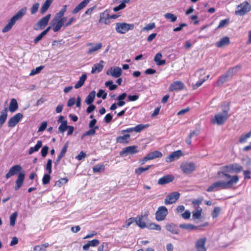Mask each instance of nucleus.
Listing matches in <instances>:
<instances>
[{"mask_svg":"<svg viewBox=\"0 0 251 251\" xmlns=\"http://www.w3.org/2000/svg\"><path fill=\"white\" fill-rule=\"evenodd\" d=\"M205 237L201 238L197 240L195 243V248L197 251H206Z\"/></svg>","mask_w":251,"mask_h":251,"instance_id":"a211bd4d","label":"nucleus"},{"mask_svg":"<svg viewBox=\"0 0 251 251\" xmlns=\"http://www.w3.org/2000/svg\"><path fill=\"white\" fill-rule=\"evenodd\" d=\"M65 24L62 22L59 19H57L56 21L52 22V30L54 32H58L63 26H65Z\"/></svg>","mask_w":251,"mask_h":251,"instance_id":"bb28decb","label":"nucleus"},{"mask_svg":"<svg viewBox=\"0 0 251 251\" xmlns=\"http://www.w3.org/2000/svg\"><path fill=\"white\" fill-rule=\"evenodd\" d=\"M221 211V208L219 207H216L214 209L211 215L213 218H217Z\"/></svg>","mask_w":251,"mask_h":251,"instance_id":"4d7b16f0","label":"nucleus"},{"mask_svg":"<svg viewBox=\"0 0 251 251\" xmlns=\"http://www.w3.org/2000/svg\"><path fill=\"white\" fill-rule=\"evenodd\" d=\"M22 167L20 165H15L10 168L8 172L6 174L5 177L9 179L12 176L18 174V177L15 181L14 189L16 191L18 190L23 185L25 178V173L24 171H21Z\"/></svg>","mask_w":251,"mask_h":251,"instance_id":"7ed1b4c3","label":"nucleus"},{"mask_svg":"<svg viewBox=\"0 0 251 251\" xmlns=\"http://www.w3.org/2000/svg\"><path fill=\"white\" fill-rule=\"evenodd\" d=\"M134 28L133 24H127L126 23H117L116 24L115 29L116 31L120 34H124L130 29Z\"/></svg>","mask_w":251,"mask_h":251,"instance_id":"6e6552de","label":"nucleus"},{"mask_svg":"<svg viewBox=\"0 0 251 251\" xmlns=\"http://www.w3.org/2000/svg\"><path fill=\"white\" fill-rule=\"evenodd\" d=\"M182 154V151L180 150L172 152L166 158L167 162H171L176 159H178Z\"/></svg>","mask_w":251,"mask_h":251,"instance_id":"b1692460","label":"nucleus"},{"mask_svg":"<svg viewBox=\"0 0 251 251\" xmlns=\"http://www.w3.org/2000/svg\"><path fill=\"white\" fill-rule=\"evenodd\" d=\"M162 156V153L157 151H154L153 152H150L148 154V157L147 159H150V160H152L156 158H160Z\"/></svg>","mask_w":251,"mask_h":251,"instance_id":"72a5a7b5","label":"nucleus"},{"mask_svg":"<svg viewBox=\"0 0 251 251\" xmlns=\"http://www.w3.org/2000/svg\"><path fill=\"white\" fill-rule=\"evenodd\" d=\"M222 112L216 114L214 117L211 119V122L213 124L222 125L228 119L229 104L228 103H225L222 105Z\"/></svg>","mask_w":251,"mask_h":251,"instance_id":"20e7f679","label":"nucleus"},{"mask_svg":"<svg viewBox=\"0 0 251 251\" xmlns=\"http://www.w3.org/2000/svg\"><path fill=\"white\" fill-rule=\"evenodd\" d=\"M137 146H131L124 148L120 152L121 156H126L138 152Z\"/></svg>","mask_w":251,"mask_h":251,"instance_id":"4468645a","label":"nucleus"},{"mask_svg":"<svg viewBox=\"0 0 251 251\" xmlns=\"http://www.w3.org/2000/svg\"><path fill=\"white\" fill-rule=\"evenodd\" d=\"M246 167L247 169V170L251 171V160L249 158L246 159L245 160Z\"/></svg>","mask_w":251,"mask_h":251,"instance_id":"774afa93","label":"nucleus"},{"mask_svg":"<svg viewBox=\"0 0 251 251\" xmlns=\"http://www.w3.org/2000/svg\"><path fill=\"white\" fill-rule=\"evenodd\" d=\"M148 217V213H146L144 215H139L135 218V222L138 226L141 228L146 227V221Z\"/></svg>","mask_w":251,"mask_h":251,"instance_id":"f8f14e48","label":"nucleus"},{"mask_svg":"<svg viewBox=\"0 0 251 251\" xmlns=\"http://www.w3.org/2000/svg\"><path fill=\"white\" fill-rule=\"evenodd\" d=\"M151 167V165H148L145 168L139 167L135 170V172L136 174L139 175L141 174L142 173L146 171H148Z\"/></svg>","mask_w":251,"mask_h":251,"instance_id":"8fccbe9b","label":"nucleus"},{"mask_svg":"<svg viewBox=\"0 0 251 251\" xmlns=\"http://www.w3.org/2000/svg\"><path fill=\"white\" fill-rule=\"evenodd\" d=\"M130 0H114L115 3H120V4L113 8L114 12H117L124 9L126 7V3H128Z\"/></svg>","mask_w":251,"mask_h":251,"instance_id":"aec40b11","label":"nucleus"},{"mask_svg":"<svg viewBox=\"0 0 251 251\" xmlns=\"http://www.w3.org/2000/svg\"><path fill=\"white\" fill-rule=\"evenodd\" d=\"M149 125H143L139 124L135 126V127L127 128L126 129H123L121 131L122 133H132L133 132H140L144 129L149 127Z\"/></svg>","mask_w":251,"mask_h":251,"instance_id":"9b49d317","label":"nucleus"},{"mask_svg":"<svg viewBox=\"0 0 251 251\" xmlns=\"http://www.w3.org/2000/svg\"><path fill=\"white\" fill-rule=\"evenodd\" d=\"M44 67V66H40L37 67L36 69H32L29 74V75L32 76L39 74Z\"/></svg>","mask_w":251,"mask_h":251,"instance_id":"09e8293b","label":"nucleus"},{"mask_svg":"<svg viewBox=\"0 0 251 251\" xmlns=\"http://www.w3.org/2000/svg\"><path fill=\"white\" fill-rule=\"evenodd\" d=\"M251 10V5L248 1H245L237 6L235 14L236 15L243 16Z\"/></svg>","mask_w":251,"mask_h":251,"instance_id":"423d86ee","label":"nucleus"},{"mask_svg":"<svg viewBox=\"0 0 251 251\" xmlns=\"http://www.w3.org/2000/svg\"><path fill=\"white\" fill-rule=\"evenodd\" d=\"M97 96L98 98H102V99L104 100L106 98L107 93L104 90L100 89L97 93Z\"/></svg>","mask_w":251,"mask_h":251,"instance_id":"bf43d9fd","label":"nucleus"},{"mask_svg":"<svg viewBox=\"0 0 251 251\" xmlns=\"http://www.w3.org/2000/svg\"><path fill=\"white\" fill-rule=\"evenodd\" d=\"M87 46L88 47H90L88 50V53L91 54L101 49L102 47V44L99 43L95 44L92 43H89L87 44Z\"/></svg>","mask_w":251,"mask_h":251,"instance_id":"412c9836","label":"nucleus"},{"mask_svg":"<svg viewBox=\"0 0 251 251\" xmlns=\"http://www.w3.org/2000/svg\"><path fill=\"white\" fill-rule=\"evenodd\" d=\"M52 2V0H46L40 9V12L41 14H43L48 10Z\"/></svg>","mask_w":251,"mask_h":251,"instance_id":"473e14b6","label":"nucleus"},{"mask_svg":"<svg viewBox=\"0 0 251 251\" xmlns=\"http://www.w3.org/2000/svg\"><path fill=\"white\" fill-rule=\"evenodd\" d=\"M18 216V212H15L12 213L10 216V225L11 226H14L15 225L16 220Z\"/></svg>","mask_w":251,"mask_h":251,"instance_id":"49530a36","label":"nucleus"},{"mask_svg":"<svg viewBox=\"0 0 251 251\" xmlns=\"http://www.w3.org/2000/svg\"><path fill=\"white\" fill-rule=\"evenodd\" d=\"M67 148L68 143H66L62 148L59 155L57 156L55 161L54 162V164L55 166H57L59 164L61 159L65 156L67 150Z\"/></svg>","mask_w":251,"mask_h":251,"instance_id":"cd10ccee","label":"nucleus"},{"mask_svg":"<svg viewBox=\"0 0 251 251\" xmlns=\"http://www.w3.org/2000/svg\"><path fill=\"white\" fill-rule=\"evenodd\" d=\"M230 41L228 37L225 36L221 39V40L216 43V46L218 48H221L224 46L229 44Z\"/></svg>","mask_w":251,"mask_h":251,"instance_id":"7c9ffc66","label":"nucleus"},{"mask_svg":"<svg viewBox=\"0 0 251 251\" xmlns=\"http://www.w3.org/2000/svg\"><path fill=\"white\" fill-rule=\"evenodd\" d=\"M146 227L149 229L156 230L157 231H160L161 229L160 226L155 223H151L147 225Z\"/></svg>","mask_w":251,"mask_h":251,"instance_id":"79ce46f5","label":"nucleus"},{"mask_svg":"<svg viewBox=\"0 0 251 251\" xmlns=\"http://www.w3.org/2000/svg\"><path fill=\"white\" fill-rule=\"evenodd\" d=\"M18 108V105L16 99H12L11 100L9 110L11 112H15Z\"/></svg>","mask_w":251,"mask_h":251,"instance_id":"e433bc0d","label":"nucleus"},{"mask_svg":"<svg viewBox=\"0 0 251 251\" xmlns=\"http://www.w3.org/2000/svg\"><path fill=\"white\" fill-rule=\"evenodd\" d=\"M91 0H83L74 9L72 13L74 14L77 13L79 11L85 7Z\"/></svg>","mask_w":251,"mask_h":251,"instance_id":"a878e982","label":"nucleus"},{"mask_svg":"<svg viewBox=\"0 0 251 251\" xmlns=\"http://www.w3.org/2000/svg\"><path fill=\"white\" fill-rule=\"evenodd\" d=\"M202 209L198 207L195 211L192 212V217L194 219H199L201 216Z\"/></svg>","mask_w":251,"mask_h":251,"instance_id":"a19ab883","label":"nucleus"},{"mask_svg":"<svg viewBox=\"0 0 251 251\" xmlns=\"http://www.w3.org/2000/svg\"><path fill=\"white\" fill-rule=\"evenodd\" d=\"M164 17L166 19H169L171 22H175L177 19V17L171 13H166L164 15Z\"/></svg>","mask_w":251,"mask_h":251,"instance_id":"de8ad7c7","label":"nucleus"},{"mask_svg":"<svg viewBox=\"0 0 251 251\" xmlns=\"http://www.w3.org/2000/svg\"><path fill=\"white\" fill-rule=\"evenodd\" d=\"M49 147L47 146H44L41 151V155L43 157H45L48 152L49 151Z\"/></svg>","mask_w":251,"mask_h":251,"instance_id":"e2e57ef3","label":"nucleus"},{"mask_svg":"<svg viewBox=\"0 0 251 251\" xmlns=\"http://www.w3.org/2000/svg\"><path fill=\"white\" fill-rule=\"evenodd\" d=\"M47 122H43L41 123V124L38 130V132H40L43 131L47 128Z\"/></svg>","mask_w":251,"mask_h":251,"instance_id":"0e129e2a","label":"nucleus"},{"mask_svg":"<svg viewBox=\"0 0 251 251\" xmlns=\"http://www.w3.org/2000/svg\"><path fill=\"white\" fill-rule=\"evenodd\" d=\"M39 7V3H34L31 7L30 9V12L31 14H35Z\"/></svg>","mask_w":251,"mask_h":251,"instance_id":"680f3d73","label":"nucleus"},{"mask_svg":"<svg viewBox=\"0 0 251 251\" xmlns=\"http://www.w3.org/2000/svg\"><path fill=\"white\" fill-rule=\"evenodd\" d=\"M50 174L48 173V174H46L44 175L42 179V182L43 184L46 185L49 183L50 179Z\"/></svg>","mask_w":251,"mask_h":251,"instance_id":"5fc2aeb1","label":"nucleus"},{"mask_svg":"<svg viewBox=\"0 0 251 251\" xmlns=\"http://www.w3.org/2000/svg\"><path fill=\"white\" fill-rule=\"evenodd\" d=\"M167 208L164 206H161L158 208L155 213V219L157 221L164 220L168 215Z\"/></svg>","mask_w":251,"mask_h":251,"instance_id":"1a4fd4ad","label":"nucleus"},{"mask_svg":"<svg viewBox=\"0 0 251 251\" xmlns=\"http://www.w3.org/2000/svg\"><path fill=\"white\" fill-rule=\"evenodd\" d=\"M221 171L217 173L218 177L220 178H225L226 179H232L234 176H238L237 175L231 176L228 173H239L241 172L243 169V167L237 164L233 163L228 165L224 166L221 168Z\"/></svg>","mask_w":251,"mask_h":251,"instance_id":"f257e3e1","label":"nucleus"},{"mask_svg":"<svg viewBox=\"0 0 251 251\" xmlns=\"http://www.w3.org/2000/svg\"><path fill=\"white\" fill-rule=\"evenodd\" d=\"M103 68L102 64H95L92 68L91 73L92 74L99 73L101 72Z\"/></svg>","mask_w":251,"mask_h":251,"instance_id":"ea45409f","label":"nucleus"},{"mask_svg":"<svg viewBox=\"0 0 251 251\" xmlns=\"http://www.w3.org/2000/svg\"><path fill=\"white\" fill-rule=\"evenodd\" d=\"M108 247V244L106 243H103L98 248V251H106Z\"/></svg>","mask_w":251,"mask_h":251,"instance_id":"338daca9","label":"nucleus"},{"mask_svg":"<svg viewBox=\"0 0 251 251\" xmlns=\"http://www.w3.org/2000/svg\"><path fill=\"white\" fill-rule=\"evenodd\" d=\"M208 223H205L202 225L196 226L194 225L191 224H180L179 226V227L182 229H185L186 230H188V231H193L195 230H200L201 229V227H204L208 226Z\"/></svg>","mask_w":251,"mask_h":251,"instance_id":"ddd939ff","label":"nucleus"},{"mask_svg":"<svg viewBox=\"0 0 251 251\" xmlns=\"http://www.w3.org/2000/svg\"><path fill=\"white\" fill-rule=\"evenodd\" d=\"M52 161L51 159H48L46 165V169L48 171L49 174H50L52 172L51 166H52Z\"/></svg>","mask_w":251,"mask_h":251,"instance_id":"6e6d98bb","label":"nucleus"},{"mask_svg":"<svg viewBox=\"0 0 251 251\" xmlns=\"http://www.w3.org/2000/svg\"><path fill=\"white\" fill-rule=\"evenodd\" d=\"M240 68V66L237 65L235 67L230 69L225 75H221L219 77L217 81V85H221L225 82H226L228 80L229 78L231 77L232 74L234 72H235L237 70L239 69Z\"/></svg>","mask_w":251,"mask_h":251,"instance_id":"0eeeda50","label":"nucleus"},{"mask_svg":"<svg viewBox=\"0 0 251 251\" xmlns=\"http://www.w3.org/2000/svg\"><path fill=\"white\" fill-rule=\"evenodd\" d=\"M181 216L184 219H189L191 216V212L189 210H186L183 213L181 214Z\"/></svg>","mask_w":251,"mask_h":251,"instance_id":"69168bd1","label":"nucleus"},{"mask_svg":"<svg viewBox=\"0 0 251 251\" xmlns=\"http://www.w3.org/2000/svg\"><path fill=\"white\" fill-rule=\"evenodd\" d=\"M26 8L25 7L19 10L8 22V23L2 28V32H7L10 30L17 21L20 20L25 14Z\"/></svg>","mask_w":251,"mask_h":251,"instance_id":"39448f33","label":"nucleus"},{"mask_svg":"<svg viewBox=\"0 0 251 251\" xmlns=\"http://www.w3.org/2000/svg\"><path fill=\"white\" fill-rule=\"evenodd\" d=\"M67 7V6L66 5H64L63 6L62 8L59 11V12L56 14L55 17L52 20V22H54L55 21H56L57 19L61 18L62 17H63L65 12L66 11Z\"/></svg>","mask_w":251,"mask_h":251,"instance_id":"c9c22d12","label":"nucleus"},{"mask_svg":"<svg viewBox=\"0 0 251 251\" xmlns=\"http://www.w3.org/2000/svg\"><path fill=\"white\" fill-rule=\"evenodd\" d=\"M104 170V166L103 164H98L93 168L94 173H101Z\"/></svg>","mask_w":251,"mask_h":251,"instance_id":"37998d69","label":"nucleus"},{"mask_svg":"<svg viewBox=\"0 0 251 251\" xmlns=\"http://www.w3.org/2000/svg\"><path fill=\"white\" fill-rule=\"evenodd\" d=\"M7 117V108L5 107L1 111L0 116V128L5 122Z\"/></svg>","mask_w":251,"mask_h":251,"instance_id":"2f4dec72","label":"nucleus"},{"mask_svg":"<svg viewBox=\"0 0 251 251\" xmlns=\"http://www.w3.org/2000/svg\"><path fill=\"white\" fill-rule=\"evenodd\" d=\"M180 194L178 192H175L168 195L165 199V204H170L175 202L179 198Z\"/></svg>","mask_w":251,"mask_h":251,"instance_id":"dca6fc26","label":"nucleus"},{"mask_svg":"<svg viewBox=\"0 0 251 251\" xmlns=\"http://www.w3.org/2000/svg\"><path fill=\"white\" fill-rule=\"evenodd\" d=\"M23 117V115L22 113H17L9 120L7 123L8 126L10 127H13L15 126Z\"/></svg>","mask_w":251,"mask_h":251,"instance_id":"2eb2a0df","label":"nucleus"},{"mask_svg":"<svg viewBox=\"0 0 251 251\" xmlns=\"http://www.w3.org/2000/svg\"><path fill=\"white\" fill-rule=\"evenodd\" d=\"M174 176L172 175H166L159 179L158 184L159 185H164L172 182L174 180Z\"/></svg>","mask_w":251,"mask_h":251,"instance_id":"4be33fe9","label":"nucleus"},{"mask_svg":"<svg viewBox=\"0 0 251 251\" xmlns=\"http://www.w3.org/2000/svg\"><path fill=\"white\" fill-rule=\"evenodd\" d=\"M105 85L106 87H109V89L110 91H113L115 90L117 87V86L116 84H113L112 81H108L105 82Z\"/></svg>","mask_w":251,"mask_h":251,"instance_id":"603ef678","label":"nucleus"},{"mask_svg":"<svg viewBox=\"0 0 251 251\" xmlns=\"http://www.w3.org/2000/svg\"><path fill=\"white\" fill-rule=\"evenodd\" d=\"M166 229L174 234H178L179 232L178 227L173 223L168 224L165 226Z\"/></svg>","mask_w":251,"mask_h":251,"instance_id":"5701e85b","label":"nucleus"},{"mask_svg":"<svg viewBox=\"0 0 251 251\" xmlns=\"http://www.w3.org/2000/svg\"><path fill=\"white\" fill-rule=\"evenodd\" d=\"M184 87V84L180 81H176L172 83L169 86V91H179L183 90Z\"/></svg>","mask_w":251,"mask_h":251,"instance_id":"6ab92c4d","label":"nucleus"},{"mask_svg":"<svg viewBox=\"0 0 251 251\" xmlns=\"http://www.w3.org/2000/svg\"><path fill=\"white\" fill-rule=\"evenodd\" d=\"M225 180H219L213 183L208 187L206 191L208 192L217 191L222 189H228L232 187L239 181L238 176H234L232 179H226Z\"/></svg>","mask_w":251,"mask_h":251,"instance_id":"f03ea898","label":"nucleus"},{"mask_svg":"<svg viewBox=\"0 0 251 251\" xmlns=\"http://www.w3.org/2000/svg\"><path fill=\"white\" fill-rule=\"evenodd\" d=\"M182 172L186 174L192 173L196 169V165L193 162H185L180 166Z\"/></svg>","mask_w":251,"mask_h":251,"instance_id":"9d476101","label":"nucleus"},{"mask_svg":"<svg viewBox=\"0 0 251 251\" xmlns=\"http://www.w3.org/2000/svg\"><path fill=\"white\" fill-rule=\"evenodd\" d=\"M87 78L86 74H83L79 78L78 81L75 84V88L78 89L82 87L85 81Z\"/></svg>","mask_w":251,"mask_h":251,"instance_id":"f704fd0d","label":"nucleus"},{"mask_svg":"<svg viewBox=\"0 0 251 251\" xmlns=\"http://www.w3.org/2000/svg\"><path fill=\"white\" fill-rule=\"evenodd\" d=\"M68 126L67 121H63L61 122L60 125L59 126L58 130L59 132L63 133L67 129Z\"/></svg>","mask_w":251,"mask_h":251,"instance_id":"c03bdc74","label":"nucleus"},{"mask_svg":"<svg viewBox=\"0 0 251 251\" xmlns=\"http://www.w3.org/2000/svg\"><path fill=\"white\" fill-rule=\"evenodd\" d=\"M122 70L119 67H112L108 69L106 72V74L111 75L113 77H119L122 75Z\"/></svg>","mask_w":251,"mask_h":251,"instance_id":"f3484780","label":"nucleus"},{"mask_svg":"<svg viewBox=\"0 0 251 251\" xmlns=\"http://www.w3.org/2000/svg\"><path fill=\"white\" fill-rule=\"evenodd\" d=\"M100 244L99 240L97 239H94L92 241H90L88 243L84 245L83 246V250L85 251H87L89 250L90 247H96L99 245Z\"/></svg>","mask_w":251,"mask_h":251,"instance_id":"c85d7f7f","label":"nucleus"},{"mask_svg":"<svg viewBox=\"0 0 251 251\" xmlns=\"http://www.w3.org/2000/svg\"><path fill=\"white\" fill-rule=\"evenodd\" d=\"M251 136V133L248 132L246 134L242 135L239 139V142L240 143H244L247 141V139L250 138Z\"/></svg>","mask_w":251,"mask_h":251,"instance_id":"3c124183","label":"nucleus"},{"mask_svg":"<svg viewBox=\"0 0 251 251\" xmlns=\"http://www.w3.org/2000/svg\"><path fill=\"white\" fill-rule=\"evenodd\" d=\"M96 96V92L92 91L91 92L85 99V102L88 105H90L93 102Z\"/></svg>","mask_w":251,"mask_h":251,"instance_id":"4c0bfd02","label":"nucleus"},{"mask_svg":"<svg viewBox=\"0 0 251 251\" xmlns=\"http://www.w3.org/2000/svg\"><path fill=\"white\" fill-rule=\"evenodd\" d=\"M162 57V54L161 53H157L154 58V60L155 63H165V60H161V58Z\"/></svg>","mask_w":251,"mask_h":251,"instance_id":"052dcab7","label":"nucleus"},{"mask_svg":"<svg viewBox=\"0 0 251 251\" xmlns=\"http://www.w3.org/2000/svg\"><path fill=\"white\" fill-rule=\"evenodd\" d=\"M130 137V135L129 134H125L122 136H119L117 138V142L120 144H128Z\"/></svg>","mask_w":251,"mask_h":251,"instance_id":"c756f323","label":"nucleus"},{"mask_svg":"<svg viewBox=\"0 0 251 251\" xmlns=\"http://www.w3.org/2000/svg\"><path fill=\"white\" fill-rule=\"evenodd\" d=\"M42 146V142L41 140H39L37 141L36 145L33 147H31L29 149L28 154L31 155L34 151H37L40 149V148Z\"/></svg>","mask_w":251,"mask_h":251,"instance_id":"58836bf2","label":"nucleus"},{"mask_svg":"<svg viewBox=\"0 0 251 251\" xmlns=\"http://www.w3.org/2000/svg\"><path fill=\"white\" fill-rule=\"evenodd\" d=\"M68 181V179L66 178H62L57 181L55 185L58 187H61L63 184H66Z\"/></svg>","mask_w":251,"mask_h":251,"instance_id":"13d9d810","label":"nucleus"},{"mask_svg":"<svg viewBox=\"0 0 251 251\" xmlns=\"http://www.w3.org/2000/svg\"><path fill=\"white\" fill-rule=\"evenodd\" d=\"M50 14H48L46 16L41 18L37 23V25L40 26V28L42 29L45 27L50 18Z\"/></svg>","mask_w":251,"mask_h":251,"instance_id":"393cba45","label":"nucleus"},{"mask_svg":"<svg viewBox=\"0 0 251 251\" xmlns=\"http://www.w3.org/2000/svg\"><path fill=\"white\" fill-rule=\"evenodd\" d=\"M98 128L99 127L98 126H96L94 128H91L90 130L85 132L83 134V135L82 136V138L86 136H91L94 135L96 133V130L98 129Z\"/></svg>","mask_w":251,"mask_h":251,"instance_id":"a18cd8bd","label":"nucleus"},{"mask_svg":"<svg viewBox=\"0 0 251 251\" xmlns=\"http://www.w3.org/2000/svg\"><path fill=\"white\" fill-rule=\"evenodd\" d=\"M155 27V25L154 23H151L148 25H147L145 27H144L142 31H149L152 30V29L154 28Z\"/></svg>","mask_w":251,"mask_h":251,"instance_id":"864d4df0","label":"nucleus"}]
</instances>
